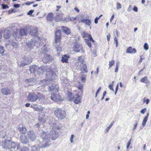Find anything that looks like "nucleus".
<instances>
[{"label":"nucleus","instance_id":"10","mask_svg":"<svg viewBox=\"0 0 151 151\" xmlns=\"http://www.w3.org/2000/svg\"><path fill=\"white\" fill-rule=\"evenodd\" d=\"M37 95L34 93H30L27 96L28 101L31 102H35L38 99Z\"/></svg>","mask_w":151,"mask_h":151},{"label":"nucleus","instance_id":"11","mask_svg":"<svg viewBox=\"0 0 151 151\" xmlns=\"http://www.w3.org/2000/svg\"><path fill=\"white\" fill-rule=\"evenodd\" d=\"M30 34L32 36H35V39L36 40H41V37L38 36V34L37 30V28L35 27L32 28L30 32Z\"/></svg>","mask_w":151,"mask_h":151},{"label":"nucleus","instance_id":"57","mask_svg":"<svg viewBox=\"0 0 151 151\" xmlns=\"http://www.w3.org/2000/svg\"><path fill=\"white\" fill-rule=\"evenodd\" d=\"M34 12V10H30L27 13V14L28 15H31Z\"/></svg>","mask_w":151,"mask_h":151},{"label":"nucleus","instance_id":"28","mask_svg":"<svg viewBox=\"0 0 151 151\" xmlns=\"http://www.w3.org/2000/svg\"><path fill=\"white\" fill-rule=\"evenodd\" d=\"M11 35L10 32L7 30L5 31L4 33V37L6 39L9 38Z\"/></svg>","mask_w":151,"mask_h":151},{"label":"nucleus","instance_id":"37","mask_svg":"<svg viewBox=\"0 0 151 151\" xmlns=\"http://www.w3.org/2000/svg\"><path fill=\"white\" fill-rule=\"evenodd\" d=\"M114 123V122H111V123L110 124V125H109V126L106 128L105 131L106 132H105V133H106V132H108L109 130L112 127Z\"/></svg>","mask_w":151,"mask_h":151},{"label":"nucleus","instance_id":"12","mask_svg":"<svg viewBox=\"0 0 151 151\" xmlns=\"http://www.w3.org/2000/svg\"><path fill=\"white\" fill-rule=\"evenodd\" d=\"M32 61V58L31 57H25L22 60L21 64L24 66L27 65L29 64Z\"/></svg>","mask_w":151,"mask_h":151},{"label":"nucleus","instance_id":"15","mask_svg":"<svg viewBox=\"0 0 151 151\" xmlns=\"http://www.w3.org/2000/svg\"><path fill=\"white\" fill-rule=\"evenodd\" d=\"M56 16L55 17V20L57 22L59 21H63L64 22H67L70 21V17H68L64 19L62 17H59V15L56 13Z\"/></svg>","mask_w":151,"mask_h":151},{"label":"nucleus","instance_id":"25","mask_svg":"<svg viewBox=\"0 0 151 151\" xmlns=\"http://www.w3.org/2000/svg\"><path fill=\"white\" fill-rule=\"evenodd\" d=\"M136 52V50L134 48L133 49L131 47H129L126 50L127 53H134Z\"/></svg>","mask_w":151,"mask_h":151},{"label":"nucleus","instance_id":"44","mask_svg":"<svg viewBox=\"0 0 151 151\" xmlns=\"http://www.w3.org/2000/svg\"><path fill=\"white\" fill-rule=\"evenodd\" d=\"M144 49L146 50H147L148 49V44L147 43H145L144 45Z\"/></svg>","mask_w":151,"mask_h":151},{"label":"nucleus","instance_id":"27","mask_svg":"<svg viewBox=\"0 0 151 151\" xmlns=\"http://www.w3.org/2000/svg\"><path fill=\"white\" fill-rule=\"evenodd\" d=\"M62 29L63 32L66 34L68 35L70 34L71 32L70 29L66 27H63Z\"/></svg>","mask_w":151,"mask_h":151},{"label":"nucleus","instance_id":"52","mask_svg":"<svg viewBox=\"0 0 151 151\" xmlns=\"http://www.w3.org/2000/svg\"><path fill=\"white\" fill-rule=\"evenodd\" d=\"M101 87H100L98 88V90H97V91H96V97L97 94L99 93V92L100 91H101Z\"/></svg>","mask_w":151,"mask_h":151},{"label":"nucleus","instance_id":"2","mask_svg":"<svg viewBox=\"0 0 151 151\" xmlns=\"http://www.w3.org/2000/svg\"><path fill=\"white\" fill-rule=\"evenodd\" d=\"M3 147L7 150V151H16L18 146L15 142H12L9 140H6L2 144Z\"/></svg>","mask_w":151,"mask_h":151},{"label":"nucleus","instance_id":"8","mask_svg":"<svg viewBox=\"0 0 151 151\" xmlns=\"http://www.w3.org/2000/svg\"><path fill=\"white\" fill-rule=\"evenodd\" d=\"M55 114L57 118L60 120L64 118L66 115L65 111L59 108L55 110Z\"/></svg>","mask_w":151,"mask_h":151},{"label":"nucleus","instance_id":"35","mask_svg":"<svg viewBox=\"0 0 151 151\" xmlns=\"http://www.w3.org/2000/svg\"><path fill=\"white\" fill-rule=\"evenodd\" d=\"M81 70H83L84 72L85 73H87L88 72L86 64H83L81 68Z\"/></svg>","mask_w":151,"mask_h":151},{"label":"nucleus","instance_id":"3","mask_svg":"<svg viewBox=\"0 0 151 151\" xmlns=\"http://www.w3.org/2000/svg\"><path fill=\"white\" fill-rule=\"evenodd\" d=\"M61 30H58L55 32V41L53 42V45L55 47L56 50L59 54L62 50L60 45V40Z\"/></svg>","mask_w":151,"mask_h":151},{"label":"nucleus","instance_id":"48","mask_svg":"<svg viewBox=\"0 0 151 151\" xmlns=\"http://www.w3.org/2000/svg\"><path fill=\"white\" fill-rule=\"evenodd\" d=\"M116 5L117 6L116 8V9H121L122 8L121 5V4L119 3L118 2L116 3Z\"/></svg>","mask_w":151,"mask_h":151},{"label":"nucleus","instance_id":"62","mask_svg":"<svg viewBox=\"0 0 151 151\" xmlns=\"http://www.w3.org/2000/svg\"><path fill=\"white\" fill-rule=\"evenodd\" d=\"M36 110L39 111L40 112L42 110V108H36Z\"/></svg>","mask_w":151,"mask_h":151},{"label":"nucleus","instance_id":"61","mask_svg":"<svg viewBox=\"0 0 151 151\" xmlns=\"http://www.w3.org/2000/svg\"><path fill=\"white\" fill-rule=\"evenodd\" d=\"M88 114L86 115V119H88L89 117V114L90 113V111H88L87 112Z\"/></svg>","mask_w":151,"mask_h":151},{"label":"nucleus","instance_id":"50","mask_svg":"<svg viewBox=\"0 0 151 151\" xmlns=\"http://www.w3.org/2000/svg\"><path fill=\"white\" fill-rule=\"evenodd\" d=\"M146 111H147V109L146 108H145L143 109L140 112L141 113H142V114H144L146 112Z\"/></svg>","mask_w":151,"mask_h":151},{"label":"nucleus","instance_id":"59","mask_svg":"<svg viewBox=\"0 0 151 151\" xmlns=\"http://www.w3.org/2000/svg\"><path fill=\"white\" fill-rule=\"evenodd\" d=\"M78 88L79 89L81 90L83 88V85H79L77 86Z\"/></svg>","mask_w":151,"mask_h":151},{"label":"nucleus","instance_id":"34","mask_svg":"<svg viewBox=\"0 0 151 151\" xmlns=\"http://www.w3.org/2000/svg\"><path fill=\"white\" fill-rule=\"evenodd\" d=\"M140 81L141 82L148 84L149 83L148 78L147 76H145L144 78H142Z\"/></svg>","mask_w":151,"mask_h":151},{"label":"nucleus","instance_id":"4","mask_svg":"<svg viewBox=\"0 0 151 151\" xmlns=\"http://www.w3.org/2000/svg\"><path fill=\"white\" fill-rule=\"evenodd\" d=\"M47 67L44 66H42L39 68L37 70L38 73L40 75L42 74L46 71H47L46 75L47 76L51 78L52 79L54 78L56 76V74L54 73L50 69H48L47 70Z\"/></svg>","mask_w":151,"mask_h":151},{"label":"nucleus","instance_id":"58","mask_svg":"<svg viewBox=\"0 0 151 151\" xmlns=\"http://www.w3.org/2000/svg\"><path fill=\"white\" fill-rule=\"evenodd\" d=\"M109 88L110 89V90H112L113 91H114L113 88V84L109 85Z\"/></svg>","mask_w":151,"mask_h":151},{"label":"nucleus","instance_id":"14","mask_svg":"<svg viewBox=\"0 0 151 151\" xmlns=\"http://www.w3.org/2000/svg\"><path fill=\"white\" fill-rule=\"evenodd\" d=\"M51 99L55 102H58L61 100V97L58 94L54 93L52 94L51 96Z\"/></svg>","mask_w":151,"mask_h":151},{"label":"nucleus","instance_id":"7","mask_svg":"<svg viewBox=\"0 0 151 151\" xmlns=\"http://www.w3.org/2000/svg\"><path fill=\"white\" fill-rule=\"evenodd\" d=\"M50 129L51 131L49 133L48 132H47L46 133L48 134L49 135V137H51L52 139L54 140L58 138V128L57 126H53L50 127Z\"/></svg>","mask_w":151,"mask_h":151},{"label":"nucleus","instance_id":"21","mask_svg":"<svg viewBox=\"0 0 151 151\" xmlns=\"http://www.w3.org/2000/svg\"><path fill=\"white\" fill-rule=\"evenodd\" d=\"M80 97L78 94H76L73 97V99L74 102L76 104H78L81 102Z\"/></svg>","mask_w":151,"mask_h":151},{"label":"nucleus","instance_id":"22","mask_svg":"<svg viewBox=\"0 0 151 151\" xmlns=\"http://www.w3.org/2000/svg\"><path fill=\"white\" fill-rule=\"evenodd\" d=\"M31 151H43V149L38 145H35L31 147Z\"/></svg>","mask_w":151,"mask_h":151},{"label":"nucleus","instance_id":"41","mask_svg":"<svg viewBox=\"0 0 151 151\" xmlns=\"http://www.w3.org/2000/svg\"><path fill=\"white\" fill-rule=\"evenodd\" d=\"M115 61L114 60H112L109 62V68L111 67L114 64Z\"/></svg>","mask_w":151,"mask_h":151},{"label":"nucleus","instance_id":"47","mask_svg":"<svg viewBox=\"0 0 151 151\" xmlns=\"http://www.w3.org/2000/svg\"><path fill=\"white\" fill-rule=\"evenodd\" d=\"M20 151H29V150L27 147H23L21 149Z\"/></svg>","mask_w":151,"mask_h":151},{"label":"nucleus","instance_id":"30","mask_svg":"<svg viewBox=\"0 0 151 151\" xmlns=\"http://www.w3.org/2000/svg\"><path fill=\"white\" fill-rule=\"evenodd\" d=\"M37 67L35 65H33L29 67V71L31 73H34L37 69Z\"/></svg>","mask_w":151,"mask_h":151},{"label":"nucleus","instance_id":"24","mask_svg":"<svg viewBox=\"0 0 151 151\" xmlns=\"http://www.w3.org/2000/svg\"><path fill=\"white\" fill-rule=\"evenodd\" d=\"M11 45L12 46L15 48L17 47L18 45L17 43L14 42L12 40H8V43H7V45Z\"/></svg>","mask_w":151,"mask_h":151},{"label":"nucleus","instance_id":"1","mask_svg":"<svg viewBox=\"0 0 151 151\" xmlns=\"http://www.w3.org/2000/svg\"><path fill=\"white\" fill-rule=\"evenodd\" d=\"M49 135L46 132L43 131L41 134V137L39 140V146L42 149L49 147L51 144Z\"/></svg>","mask_w":151,"mask_h":151},{"label":"nucleus","instance_id":"20","mask_svg":"<svg viewBox=\"0 0 151 151\" xmlns=\"http://www.w3.org/2000/svg\"><path fill=\"white\" fill-rule=\"evenodd\" d=\"M27 135L22 134L20 136V140L21 142L23 144H26L29 142V139Z\"/></svg>","mask_w":151,"mask_h":151},{"label":"nucleus","instance_id":"56","mask_svg":"<svg viewBox=\"0 0 151 151\" xmlns=\"http://www.w3.org/2000/svg\"><path fill=\"white\" fill-rule=\"evenodd\" d=\"M132 139V138H131L129 140V142H128V143L127 144V149H128V148H129V146L130 145V144L131 143Z\"/></svg>","mask_w":151,"mask_h":151},{"label":"nucleus","instance_id":"18","mask_svg":"<svg viewBox=\"0 0 151 151\" xmlns=\"http://www.w3.org/2000/svg\"><path fill=\"white\" fill-rule=\"evenodd\" d=\"M58 88V84L52 83L49 86L48 89L50 91H57Z\"/></svg>","mask_w":151,"mask_h":151},{"label":"nucleus","instance_id":"5","mask_svg":"<svg viewBox=\"0 0 151 151\" xmlns=\"http://www.w3.org/2000/svg\"><path fill=\"white\" fill-rule=\"evenodd\" d=\"M27 28H22L20 30H17L13 32V36L17 41L20 40L22 37L27 34Z\"/></svg>","mask_w":151,"mask_h":151},{"label":"nucleus","instance_id":"54","mask_svg":"<svg viewBox=\"0 0 151 151\" xmlns=\"http://www.w3.org/2000/svg\"><path fill=\"white\" fill-rule=\"evenodd\" d=\"M73 137H74L73 135V134L71 135L70 138V142L72 143H73Z\"/></svg>","mask_w":151,"mask_h":151},{"label":"nucleus","instance_id":"51","mask_svg":"<svg viewBox=\"0 0 151 151\" xmlns=\"http://www.w3.org/2000/svg\"><path fill=\"white\" fill-rule=\"evenodd\" d=\"M86 75L82 76L81 77V79L82 81L84 82L86 80Z\"/></svg>","mask_w":151,"mask_h":151},{"label":"nucleus","instance_id":"40","mask_svg":"<svg viewBox=\"0 0 151 151\" xmlns=\"http://www.w3.org/2000/svg\"><path fill=\"white\" fill-rule=\"evenodd\" d=\"M85 43H86L87 45L89 47H91V43L90 42V41L88 40L87 39H84Z\"/></svg>","mask_w":151,"mask_h":151},{"label":"nucleus","instance_id":"23","mask_svg":"<svg viewBox=\"0 0 151 151\" xmlns=\"http://www.w3.org/2000/svg\"><path fill=\"white\" fill-rule=\"evenodd\" d=\"M1 92L4 95H8L10 94L11 91L9 88H5L1 89Z\"/></svg>","mask_w":151,"mask_h":151},{"label":"nucleus","instance_id":"55","mask_svg":"<svg viewBox=\"0 0 151 151\" xmlns=\"http://www.w3.org/2000/svg\"><path fill=\"white\" fill-rule=\"evenodd\" d=\"M119 69V65L117 63L116 65V68L115 69V73H117L118 70Z\"/></svg>","mask_w":151,"mask_h":151},{"label":"nucleus","instance_id":"64","mask_svg":"<svg viewBox=\"0 0 151 151\" xmlns=\"http://www.w3.org/2000/svg\"><path fill=\"white\" fill-rule=\"evenodd\" d=\"M133 10L134 11L136 12H137L138 11L137 8L135 6L134 7Z\"/></svg>","mask_w":151,"mask_h":151},{"label":"nucleus","instance_id":"46","mask_svg":"<svg viewBox=\"0 0 151 151\" xmlns=\"http://www.w3.org/2000/svg\"><path fill=\"white\" fill-rule=\"evenodd\" d=\"M114 41L116 44V47H117L118 46V40L116 37L114 38Z\"/></svg>","mask_w":151,"mask_h":151},{"label":"nucleus","instance_id":"60","mask_svg":"<svg viewBox=\"0 0 151 151\" xmlns=\"http://www.w3.org/2000/svg\"><path fill=\"white\" fill-rule=\"evenodd\" d=\"M40 124L39 123H37L35 125V127H37V128H39L40 127Z\"/></svg>","mask_w":151,"mask_h":151},{"label":"nucleus","instance_id":"17","mask_svg":"<svg viewBox=\"0 0 151 151\" xmlns=\"http://www.w3.org/2000/svg\"><path fill=\"white\" fill-rule=\"evenodd\" d=\"M53 59V57L49 55L46 54H45L44 57L42 58V60L44 63H46L49 61H51Z\"/></svg>","mask_w":151,"mask_h":151},{"label":"nucleus","instance_id":"43","mask_svg":"<svg viewBox=\"0 0 151 151\" xmlns=\"http://www.w3.org/2000/svg\"><path fill=\"white\" fill-rule=\"evenodd\" d=\"M45 45L43 47L42 49V52H43L44 53L47 52L48 51L47 48L45 47Z\"/></svg>","mask_w":151,"mask_h":151},{"label":"nucleus","instance_id":"6","mask_svg":"<svg viewBox=\"0 0 151 151\" xmlns=\"http://www.w3.org/2000/svg\"><path fill=\"white\" fill-rule=\"evenodd\" d=\"M42 40H31L27 42L25 45L24 46V48L25 50L29 51L31 49H33L34 47L37 45L39 44H40Z\"/></svg>","mask_w":151,"mask_h":151},{"label":"nucleus","instance_id":"42","mask_svg":"<svg viewBox=\"0 0 151 151\" xmlns=\"http://www.w3.org/2000/svg\"><path fill=\"white\" fill-rule=\"evenodd\" d=\"M26 82L27 83H28V84H29V82H34L35 81V80L34 78H29V79H26L25 80Z\"/></svg>","mask_w":151,"mask_h":151},{"label":"nucleus","instance_id":"29","mask_svg":"<svg viewBox=\"0 0 151 151\" xmlns=\"http://www.w3.org/2000/svg\"><path fill=\"white\" fill-rule=\"evenodd\" d=\"M53 18V14L52 13H49L47 17V20L48 21H51Z\"/></svg>","mask_w":151,"mask_h":151},{"label":"nucleus","instance_id":"32","mask_svg":"<svg viewBox=\"0 0 151 151\" xmlns=\"http://www.w3.org/2000/svg\"><path fill=\"white\" fill-rule=\"evenodd\" d=\"M77 60L78 61V62L76 64V65H79V63H80V64L83 63V58L82 56L78 57Z\"/></svg>","mask_w":151,"mask_h":151},{"label":"nucleus","instance_id":"38","mask_svg":"<svg viewBox=\"0 0 151 151\" xmlns=\"http://www.w3.org/2000/svg\"><path fill=\"white\" fill-rule=\"evenodd\" d=\"M81 35L83 36V37L84 38L88 37V38L89 35H90L86 33L85 32H81Z\"/></svg>","mask_w":151,"mask_h":151},{"label":"nucleus","instance_id":"13","mask_svg":"<svg viewBox=\"0 0 151 151\" xmlns=\"http://www.w3.org/2000/svg\"><path fill=\"white\" fill-rule=\"evenodd\" d=\"M27 136L28 139H29L32 141H34L36 139V136L33 131L29 130L28 131Z\"/></svg>","mask_w":151,"mask_h":151},{"label":"nucleus","instance_id":"45","mask_svg":"<svg viewBox=\"0 0 151 151\" xmlns=\"http://www.w3.org/2000/svg\"><path fill=\"white\" fill-rule=\"evenodd\" d=\"M2 8L3 9H8L9 8V6L7 5L4 4H2Z\"/></svg>","mask_w":151,"mask_h":151},{"label":"nucleus","instance_id":"39","mask_svg":"<svg viewBox=\"0 0 151 151\" xmlns=\"http://www.w3.org/2000/svg\"><path fill=\"white\" fill-rule=\"evenodd\" d=\"M37 96L38 97V99H45L44 96L41 93H37Z\"/></svg>","mask_w":151,"mask_h":151},{"label":"nucleus","instance_id":"19","mask_svg":"<svg viewBox=\"0 0 151 151\" xmlns=\"http://www.w3.org/2000/svg\"><path fill=\"white\" fill-rule=\"evenodd\" d=\"M79 23H84L86 25L90 26L91 24V21L90 20L88 19H81L80 18L78 19Z\"/></svg>","mask_w":151,"mask_h":151},{"label":"nucleus","instance_id":"33","mask_svg":"<svg viewBox=\"0 0 151 151\" xmlns=\"http://www.w3.org/2000/svg\"><path fill=\"white\" fill-rule=\"evenodd\" d=\"M149 116V113H147V116L145 117L143 121L142 122V125L144 127L145 124L146 123L147 121V119L148 117V116Z\"/></svg>","mask_w":151,"mask_h":151},{"label":"nucleus","instance_id":"26","mask_svg":"<svg viewBox=\"0 0 151 151\" xmlns=\"http://www.w3.org/2000/svg\"><path fill=\"white\" fill-rule=\"evenodd\" d=\"M18 129L22 133V134H24L26 132L27 130L26 128L23 127L22 125H19Z\"/></svg>","mask_w":151,"mask_h":151},{"label":"nucleus","instance_id":"16","mask_svg":"<svg viewBox=\"0 0 151 151\" xmlns=\"http://www.w3.org/2000/svg\"><path fill=\"white\" fill-rule=\"evenodd\" d=\"M63 86L68 88L70 86V84L68 80L66 78L63 77L61 79Z\"/></svg>","mask_w":151,"mask_h":151},{"label":"nucleus","instance_id":"31","mask_svg":"<svg viewBox=\"0 0 151 151\" xmlns=\"http://www.w3.org/2000/svg\"><path fill=\"white\" fill-rule=\"evenodd\" d=\"M69 58V56H68L66 55H63V56H62V62L64 63H67L68 59Z\"/></svg>","mask_w":151,"mask_h":151},{"label":"nucleus","instance_id":"63","mask_svg":"<svg viewBox=\"0 0 151 151\" xmlns=\"http://www.w3.org/2000/svg\"><path fill=\"white\" fill-rule=\"evenodd\" d=\"M34 3V1L28 2L26 3V4L27 5H29L31 4H33Z\"/></svg>","mask_w":151,"mask_h":151},{"label":"nucleus","instance_id":"36","mask_svg":"<svg viewBox=\"0 0 151 151\" xmlns=\"http://www.w3.org/2000/svg\"><path fill=\"white\" fill-rule=\"evenodd\" d=\"M49 81L47 80H43L41 81L40 84H42V86L44 85L47 84L49 83Z\"/></svg>","mask_w":151,"mask_h":151},{"label":"nucleus","instance_id":"9","mask_svg":"<svg viewBox=\"0 0 151 151\" xmlns=\"http://www.w3.org/2000/svg\"><path fill=\"white\" fill-rule=\"evenodd\" d=\"M73 47V50L77 52L84 53L82 46L76 42H74Z\"/></svg>","mask_w":151,"mask_h":151},{"label":"nucleus","instance_id":"49","mask_svg":"<svg viewBox=\"0 0 151 151\" xmlns=\"http://www.w3.org/2000/svg\"><path fill=\"white\" fill-rule=\"evenodd\" d=\"M4 52V50L3 49V47L2 46H0V53L2 54Z\"/></svg>","mask_w":151,"mask_h":151},{"label":"nucleus","instance_id":"53","mask_svg":"<svg viewBox=\"0 0 151 151\" xmlns=\"http://www.w3.org/2000/svg\"><path fill=\"white\" fill-rule=\"evenodd\" d=\"M88 38L89 39V40L90 41H91L93 42H94V40L92 38V37L91 35H89V36H88Z\"/></svg>","mask_w":151,"mask_h":151}]
</instances>
